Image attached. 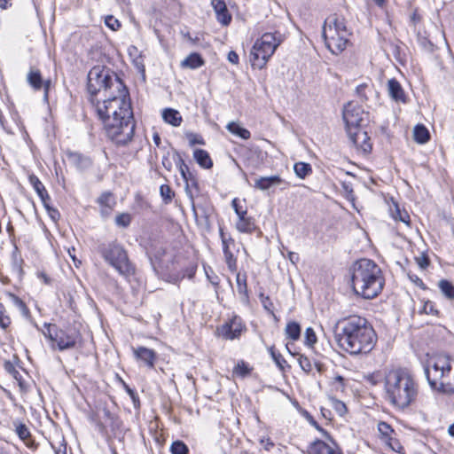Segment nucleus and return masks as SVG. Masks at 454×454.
Wrapping results in <instances>:
<instances>
[{"mask_svg":"<svg viewBox=\"0 0 454 454\" xmlns=\"http://www.w3.org/2000/svg\"><path fill=\"white\" fill-rule=\"evenodd\" d=\"M204 65L202 57L196 52L191 53L182 62L181 67L184 68L196 69Z\"/></svg>","mask_w":454,"mask_h":454,"instance_id":"24","label":"nucleus"},{"mask_svg":"<svg viewBox=\"0 0 454 454\" xmlns=\"http://www.w3.org/2000/svg\"><path fill=\"white\" fill-rule=\"evenodd\" d=\"M331 406L333 409V411L340 416L342 417L347 412V407L346 404L337 399H332L331 400Z\"/></svg>","mask_w":454,"mask_h":454,"instance_id":"40","label":"nucleus"},{"mask_svg":"<svg viewBox=\"0 0 454 454\" xmlns=\"http://www.w3.org/2000/svg\"><path fill=\"white\" fill-rule=\"evenodd\" d=\"M124 87L122 82L115 74H111L104 67L96 66L88 74L90 100L93 98L101 100L106 98V94H114Z\"/></svg>","mask_w":454,"mask_h":454,"instance_id":"6","label":"nucleus"},{"mask_svg":"<svg viewBox=\"0 0 454 454\" xmlns=\"http://www.w3.org/2000/svg\"><path fill=\"white\" fill-rule=\"evenodd\" d=\"M153 142L155 143V145H156L157 146H159V145H160V137L159 134L155 133V134L153 135Z\"/></svg>","mask_w":454,"mask_h":454,"instance_id":"62","label":"nucleus"},{"mask_svg":"<svg viewBox=\"0 0 454 454\" xmlns=\"http://www.w3.org/2000/svg\"><path fill=\"white\" fill-rule=\"evenodd\" d=\"M351 143L363 153H367L372 150V145L370 143V137L363 128L356 129V130H349L348 133Z\"/></svg>","mask_w":454,"mask_h":454,"instance_id":"13","label":"nucleus"},{"mask_svg":"<svg viewBox=\"0 0 454 454\" xmlns=\"http://www.w3.org/2000/svg\"><path fill=\"white\" fill-rule=\"evenodd\" d=\"M322 35L327 49L337 55L346 49L351 33L343 17L332 14L325 20Z\"/></svg>","mask_w":454,"mask_h":454,"instance_id":"7","label":"nucleus"},{"mask_svg":"<svg viewBox=\"0 0 454 454\" xmlns=\"http://www.w3.org/2000/svg\"><path fill=\"white\" fill-rule=\"evenodd\" d=\"M106 98L90 99L98 119L101 121L106 136L116 145H127L133 137L135 122L129 92L124 87Z\"/></svg>","mask_w":454,"mask_h":454,"instance_id":"1","label":"nucleus"},{"mask_svg":"<svg viewBox=\"0 0 454 454\" xmlns=\"http://www.w3.org/2000/svg\"><path fill=\"white\" fill-rule=\"evenodd\" d=\"M219 331L220 334L227 340L239 338L242 332L240 318L234 317L232 320L223 325Z\"/></svg>","mask_w":454,"mask_h":454,"instance_id":"16","label":"nucleus"},{"mask_svg":"<svg viewBox=\"0 0 454 454\" xmlns=\"http://www.w3.org/2000/svg\"><path fill=\"white\" fill-rule=\"evenodd\" d=\"M20 260H18L17 258H14L13 260V262H12V270L13 271L19 276V277H21L22 273H23V270L21 268V264H20Z\"/></svg>","mask_w":454,"mask_h":454,"instance_id":"54","label":"nucleus"},{"mask_svg":"<svg viewBox=\"0 0 454 454\" xmlns=\"http://www.w3.org/2000/svg\"><path fill=\"white\" fill-rule=\"evenodd\" d=\"M438 287L443 296L448 300H454V285L447 279H442L438 282Z\"/></svg>","mask_w":454,"mask_h":454,"instance_id":"30","label":"nucleus"},{"mask_svg":"<svg viewBox=\"0 0 454 454\" xmlns=\"http://www.w3.org/2000/svg\"><path fill=\"white\" fill-rule=\"evenodd\" d=\"M105 24L114 31L117 30L121 27L120 21L114 16H107L106 18Z\"/></svg>","mask_w":454,"mask_h":454,"instance_id":"49","label":"nucleus"},{"mask_svg":"<svg viewBox=\"0 0 454 454\" xmlns=\"http://www.w3.org/2000/svg\"><path fill=\"white\" fill-rule=\"evenodd\" d=\"M163 120L172 126L178 127L182 122V116L180 113L172 108H167L162 113Z\"/></svg>","mask_w":454,"mask_h":454,"instance_id":"25","label":"nucleus"},{"mask_svg":"<svg viewBox=\"0 0 454 454\" xmlns=\"http://www.w3.org/2000/svg\"><path fill=\"white\" fill-rule=\"evenodd\" d=\"M335 334L339 347L352 356L370 353L377 341V335L366 318L351 316L339 323Z\"/></svg>","mask_w":454,"mask_h":454,"instance_id":"2","label":"nucleus"},{"mask_svg":"<svg viewBox=\"0 0 454 454\" xmlns=\"http://www.w3.org/2000/svg\"><path fill=\"white\" fill-rule=\"evenodd\" d=\"M317 342V336L311 327H308L305 332V343L312 347Z\"/></svg>","mask_w":454,"mask_h":454,"instance_id":"46","label":"nucleus"},{"mask_svg":"<svg viewBox=\"0 0 454 454\" xmlns=\"http://www.w3.org/2000/svg\"><path fill=\"white\" fill-rule=\"evenodd\" d=\"M172 454H188V447L181 441H176L170 447Z\"/></svg>","mask_w":454,"mask_h":454,"instance_id":"39","label":"nucleus"},{"mask_svg":"<svg viewBox=\"0 0 454 454\" xmlns=\"http://www.w3.org/2000/svg\"><path fill=\"white\" fill-rule=\"evenodd\" d=\"M413 137L416 142L425 144L429 140V132L424 125H416L413 131Z\"/></svg>","mask_w":454,"mask_h":454,"instance_id":"31","label":"nucleus"},{"mask_svg":"<svg viewBox=\"0 0 454 454\" xmlns=\"http://www.w3.org/2000/svg\"><path fill=\"white\" fill-rule=\"evenodd\" d=\"M176 159H175L176 164L178 167V169L185 168L186 169V164L184 160L182 159V157L179 155L178 153H176Z\"/></svg>","mask_w":454,"mask_h":454,"instance_id":"57","label":"nucleus"},{"mask_svg":"<svg viewBox=\"0 0 454 454\" xmlns=\"http://www.w3.org/2000/svg\"><path fill=\"white\" fill-rule=\"evenodd\" d=\"M284 184L285 187L283 189L287 188L290 184L288 182L282 179L279 176H260L255 179L254 187L260 191H267L272 187L279 186Z\"/></svg>","mask_w":454,"mask_h":454,"instance_id":"14","label":"nucleus"},{"mask_svg":"<svg viewBox=\"0 0 454 454\" xmlns=\"http://www.w3.org/2000/svg\"><path fill=\"white\" fill-rule=\"evenodd\" d=\"M226 129L233 135L242 138L248 139L251 137V133L248 129L241 127L239 123L235 121H231L227 124Z\"/></svg>","mask_w":454,"mask_h":454,"instance_id":"28","label":"nucleus"},{"mask_svg":"<svg viewBox=\"0 0 454 454\" xmlns=\"http://www.w3.org/2000/svg\"><path fill=\"white\" fill-rule=\"evenodd\" d=\"M367 117L368 113H365L360 106L348 103L343 109V120L346 123L347 133H349V130L362 128Z\"/></svg>","mask_w":454,"mask_h":454,"instance_id":"11","label":"nucleus"},{"mask_svg":"<svg viewBox=\"0 0 454 454\" xmlns=\"http://www.w3.org/2000/svg\"><path fill=\"white\" fill-rule=\"evenodd\" d=\"M98 251L105 262L122 277L129 278L134 274L135 269L129 259L126 249L116 240L100 244L98 247Z\"/></svg>","mask_w":454,"mask_h":454,"instance_id":"8","label":"nucleus"},{"mask_svg":"<svg viewBox=\"0 0 454 454\" xmlns=\"http://www.w3.org/2000/svg\"><path fill=\"white\" fill-rule=\"evenodd\" d=\"M45 337L52 342V348L60 351L74 348L81 340V333L75 329H58L55 325H49L47 332L43 333Z\"/></svg>","mask_w":454,"mask_h":454,"instance_id":"10","label":"nucleus"},{"mask_svg":"<svg viewBox=\"0 0 454 454\" xmlns=\"http://www.w3.org/2000/svg\"><path fill=\"white\" fill-rule=\"evenodd\" d=\"M285 331L287 338L293 340H298L301 336V326L296 322H289Z\"/></svg>","mask_w":454,"mask_h":454,"instance_id":"33","label":"nucleus"},{"mask_svg":"<svg viewBox=\"0 0 454 454\" xmlns=\"http://www.w3.org/2000/svg\"><path fill=\"white\" fill-rule=\"evenodd\" d=\"M129 395L130 396V398H131V400L133 402L134 407L135 408H139L140 401H139L137 394L135 392V390L129 389Z\"/></svg>","mask_w":454,"mask_h":454,"instance_id":"55","label":"nucleus"},{"mask_svg":"<svg viewBox=\"0 0 454 454\" xmlns=\"http://www.w3.org/2000/svg\"><path fill=\"white\" fill-rule=\"evenodd\" d=\"M238 294L244 301H248L247 276V273L238 272L236 276Z\"/></svg>","mask_w":454,"mask_h":454,"instance_id":"23","label":"nucleus"},{"mask_svg":"<svg viewBox=\"0 0 454 454\" xmlns=\"http://www.w3.org/2000/svg\"><path fill=\"white\" fill-rule=\"evenodd\" d=\"M236 228L240 232L251 233L255 229V224L253 218L247 215L246 216L238 219Z\"/></svg>","mask_w":454,"mask_h":454,"instance_id":"27","label":"nucleus"},{"mask_svg":"<svg viewBox=\"0 0 454 454\" xmlns=\"http://www.w3.org/2000/svg\"><path fill=\"white\" fill-rule=\"evenodd\" d=\"M385 393L391 404L404 409L416 400L418 384L409 372L402 369L392 370L385 376Z\"/></svg>","mask_w":454,"mask_h":454,"instance_id":"4","label":"nucleus"},{"mask_svg":"<svg viewBox=\"0 0 454 454\" xmlns=\"http://www.w3.org/2000/svg\"><path fill=\"white\" fill-rule=\"evenodd\" d=\"M27 81L28 84L35 90L43 89L44 97L47 98L51 81H44L42 77L41 72L38 69L31 68L27 75Z\"/></svg>","mask_w":454,"mask_h":454,"instance_id":"15","label":"nucleus"},{"mask_svg":"<svg viewBox=\"0 0 454 454\" xmlns=\"http://www.w3.org/2000/svg\"><path fill=\"white\" fill-rule=\"evenodd\" d=\"M228 60L236 65L239 63V55L237 54L236 51H231L229 53H228V57H227Z\"/></svg>","mask_w":454,"mask_h":454,"instance_id":"56","label":"nucleus"},{"mask_svg":"<svg viewBox=\"0 0 454 454\" xmlns=\"http://www.w3.org/2000/svg\"><path fill=\"white\" fill-rule=\"evenodd\" d=\"M220 235L222 238L223 250L228 269L231 271L235 272L237 270V260L234 257L231 251L230 250V245H234V240L231 239H226L222 231L220 232Z\"/></svg>","mask_w":454,"mask_h":454,"instance_id":"19","label":"nucleus"},{"mask_svg":"<svg viewBox=\"0 0 454 454\" xmlns=\"http://www.w3.org/2000/svg\"><path fill=\"white\" fill-rule=\"evenodd\" d=\"M43 207L46 209V211L48 213V215L51 217V219L54 223H57L59 220V218H60V214H59V210L54 208V207H52L50 205V202H47L46 204H44Z\"/></svg>","mask_w":454,"mask_h":454,"instance_id":"44","label":"nucleus"},{"mask_svg":"<svg viewBox=\"0 0 454 454\" xmlns=\"http://www.w3.org/2000/svg\"><path fill=\"white\" fill-rule=\"evenodd\" d=\"M11 325V318L6 314L4 306L0 303V327L4 330L7 329Z\"/></svg>","mask_w":454,"mask_h":454,"instance_id":"41","label":"nucleus"},{"mask_svg":"<svg viewBox=\"0 0 454 454\" xmlns=\"http://www.w3.org/2000/svg\"><path fill=\"white\" fill-rule=\"evenodd\" d=\"M15 432L28 447H32L34 445V441L31 440V434L28 427H15Z\"/></svg>","mask_w":454,"mask_h":454,"instance_id":"36","label":"nucleus"},{"mask_svg":"<svg viewBox=\"0 0 454 454\" xmlns=\"http://www.w3.org/2000/svg\"><path fill=\"white\" fill-rule=\"evenodd\" d=\"M187 137L189 139V144L191 146H193L195 145H205L203 138L196 134L190 133L187 135Z\"/></svg>","mask_w":454,"mask_h":454,"instance_id":"50","label":"nucleus"},{"mask_svg":"<svg viewBox=\"0 0 454 454\" xmlns=\"http://www.w3.org/2000/svg\"><path fill=\"white\" fill-rule=\"evenodd\" d=\"M193 157L196 162L203 168L209 169L213 167V160L209 153L203 149H195Z\"/></svg>","mask_w":454,"mask_h":454,"instance_id":"22","label":"nucleus"},{"mask_svg":"<svg viewBox=\"0 0 454 454\" xmlns=\"http://www.w3.org/2000/svg\"><path fill=\"white\" fill-rule=\"evenodd\" d=\"M10 0H0V8L7 9L9 6Z\"/></svg>","mask_w":454,"mask_h":454,"instance_id":"61","label":"nucleus"},{"mask_svg":"<svg viewBox=\"0 0 454 454\" xmlns=\"http://www.w3.org/2000/svg\"><path fill=\"white\" fill-rule=\"evenodd\" d=\"M211 4L216 14V20L223 26L231 21V15L229 13L226 4L223 0H212Z\"/></svg>","mask_w":454,"mask_h":454,"instance_id":"17","label":"nucleus"},{"mask_svg":"<svg viewBox=\"0 0 454 454\" xmlns=\"http://www.w3.org/2000/svg\"><path fill=\"white\" fill-rule=\"evenodd\" d=\"M298 363H299L301 368L305 372H309L312 370L311 363L307 356H305L303 355H300V356L298 358Z\"/></svg>","mask_w":454,"mask_h":454,"instance_id":"47","label":"nucleus"},{"mask_svg":"<svg viewBox=\"0 0 454 454\" xmlns=\"http://www.w3.org/2000/svg\"><path fill=\"white\" fill-rule=\"evenodd\" d=\"M38 278H41L46 285L51 283V278L44 272H39Z\"/></svg>","mask_w":454,"mask_h":454,"instance_id":"60","label":"nucleus"},{"mask_svg":"<svg viewBox=\"0 0 454 454\" xmlns=\"http://www.w3.org/2000/svg\"><path fill=\"white\" fill-rule=\"evenodd\" d=\"M251 368L244 361L239 362L233 368V374L241 378H245L251 372Z\"/></svg>","mask_w":454,"mask_h":454,"instance_id":"35","label":"nucleus"},{"mask_svg":"<svg viewBox=\"0 0 454 454\" xmlns=\"http://www.w3.org/2000/svg\"><path fill=\"white\" fill-rule=\"evenodd\" d=\"M448 433L450 436L454 437V427H448Z\"/></svg>","mask_w":454,"mask_h":454,"instance_id":"64","label":"nucleus"},{"mask_svg":"<svg viewBox=\"0 0 454 454\" xmlns=\"http://www.w3.org/2000/svg\"><path fill=\"white\" fill-rule=\"evenodd\" d=\"M179 172H180L183 179L186 183V184H185V192H186L187 195L189 196V198L192 200H193V196H192V191L190 190V183H191L192 185H195L196 186V184H197L196 181L193 178L192 174L190 172V169H189L188 166H186V169L185 168L179 169Z\"/></svg>","mask_w":454,"mask_h":454,"instance_id":"29","label":"nucleus"},{"mask_svg":"<svg viewBox=\"0 0 454 454\" xmlns=\"http://www.w3.org/2000/svg\"><path fill=\"white\" fill-rule=\"evenodd\" d=\"M134 356L137 359L141 360L149 368H153L157 359V354L153 349L145 347H138L133 348Z\"/></svg>","mask_w":454,"mask_h":454,"instance_id":"18","label":"nucleus"},{"mask_svg":"<svg viewBox=\"0 0 454 454\" xmlns=\"http://www.w3.org/2000/svg\"><path fill=\"white\" fill-rule=\"evenodd\" d=\"M98 203L102 206H106L108 208H111L114 204V200L113 195L111 193H104L98 198Z\"/></svg>","mask_w":454,"mask_h":454,"instance_id":"45","label":"nucleus"},{"mask_svg":"<svg viewBox=\"0 0 454 454\" xmlns=\"http://www.w3.org/2000/svg\"><path fill=\"white\" fill-rule=\"evenodd\" d=\"M454 360L447 355H438L427 361L424 368L428 384L432 389L454 394Z\"/></svg>","mask_w":454,"mask_h":454,"instance_id":"5","label":"nucleus"},{"mask_svg":"<svg viewBox=\"0 0 454 454\" xmlns=\"http://www.w3.org/2000/svg\"><path fill=\"white\" fill-rule=\"evenodd\" d=\"M262 445H263L264 449L269 450L271 447L274 446V443L270 441V438H262L260 440Z\"/></svg>","mask_w":454,"mask_h":454,"instance_id":"58","label":"nucleus"},{"mask_svg":"<svg viewBox=\"0 0 454 454\" xmlns=\"http://www.w3.org/2000/svg\"><path fill=\"white\" fill-rule=\"evenodd\" d=\"M294 171L299 178L304 179L312 173V168L309 163L299 161L294 165Z\"/></svg>","mask_w":454,"mask_h":454,"instance_id":"32","label":"nucleus"},{"mask_svg":"<svg viewBox=\"0 0 454 454\" xmlns=\"http://www.w3.org/2000/svg\"><path fill=\"white\" fill-rule=\"evenodd\" d=\"M288 259L291 261L292 263L294 264L299 261V255H298V254H296L294 252H289Z\"/></svg>","mask_w":454,"mask_h":454,"instance_id":"59","label":"nucleus"},{"mask_svg":"<svg viewBox=\"0 0 454 454\" xmlns=\"http://www.w3.org/2000/svg\"><path fill=\"white\" fill-rule=\"evenodd\" d=\"M8 296L13 301V302L23 311L27 310V308L25 304V302L20 300L17 295L8 293Z\"/></svg>","mask_w":454,"mask_h":454,"instance_id":"52","label":"nucleus"},{"mask_svg":"<svg viewBox=\"0 0 454 454\" xmlns=\"http://www.w3.org/2000/svg\"><path fill=\"white\" fill-rule=\"evenodd\" d=\"M131 223V216L128 213H121L115 217V223L120 227L126 228Z\"/></svg>","mask_w":454,"mask_h":454,"instance_id":"42","label":"nucleus"},{"mask_svg":"<svg viewBox=\"0 0 454 454\" xmlns=\"http://www.w3.org/2000/svg\"><path fill=\"white\" fill-rule=\"evenodd\" d=\"M62 446H63L64 450H62L61 449H59V450H56V454H67V450H66L67 446H66V444H64Z\"/></svg>","mask_w":454,"mask_h":454,"instance_id":"63","label":"nucleus"},{"mask_svg":"<svg viewBox=\"0 0 454 454\" xmlns=\"http://www.w3.org/2000/svg\"><path fill=\"white\" fill-rule=\"evenodd\" d=\"M269 352H270L273 361L275 362V364L278 367V369L280 371L284 372L285 371V367L286 365V361L283 357V356L278 351H277L274 347H270L269 348Z\"/></svg>","mask_w":454,"mask_h":454,"instance_id":"34","label":"nucleus"},{"mask_svg":"<svg viewBox=\"0 0 454 454\" xmlns=\"http://www.w3.org/2000/svg\"><path fill=\"white\" fill-rule=\"evenodd\" d=\"M259 298H260V301L263 306V308L268 310V311H271V308H272V301L270 299L269 296H266L264 295L262 293H261L259 294Z\"/></svg>","mask_w":454,"mask_h":454,"instance_id":"51","label":"nucleus"},{"mask_svg":"<svg viewBox=\"0 0 454 454\" xmlns=\"http://www.w3.org/2000/svg\"><path fill=\"white\" fill-rule=\"evenodd\" d=\"M416 261L421 269H426L429 265V259L425 254L416 257Z\"/></svg>","mask_w":454,"mask_h":454,"instance_id":"53","label":"nucleus"},{"mask_svg":"<svg viewBox=\"0 0 454 454\" xmlns=\"http://www.w3.org/2000/svg\"><path fill=\"white\" fill-rule=\"evenodd\" d=\"M160 193L166 204L171 202L172 198L174 196V192L169 185L168 184H161L160 187Z\"/></svg>","mask_w":454,"mask_h":454,"instance_id":"38","label":"nucleus"},{"mask_svg":"<svg viewBox=\"0 0 454 454\" xmlns=\"http://www.w3.org/2000/svg\"><path fill=\"white\" fill-rule=\"evenodd\" d=\"M311 454H341L322 441L315 442L310 447Z\"/></svg>","mask_w":454,"mask_h":454,"instance_id":"26","label":"nucleus"},{"mask_svg":"<svg viewBox=\"0 0 454 454\" xmlns=\"http://www.w3.org/2000/svg\"><path fill=\"white\" fill-rule=\"evenodd\" d=\"M392 216L395 220L403 222L407 226H410L411 219L409 214L406 211H401L397 205H395V210L392 211Z\"/></svg>","mask_w":454,"mask_h":454,"instance_id":"37","label":"nucleus"},{"mask_svg":"<svg viewBox=\"0 0 454 454\" xmlns=\"http://www.w3.org/2000/svg\"><path fill=\"white\" fill-rule=\"evenodd\" d=\"M387 91L389 97L396 102H406V96L400 82L395 79H390L387 82Z\"/></svg>","mask_w":454,"mask_h":454,"instance_id":"20","label":"nucleus"},{"mask_svg":"<svg viewBox=\"0 0 454 454\" xmlns=\"http://www.w3.org/2000/svg\"><path fill=\"white\" fill-rule=\"evenodd\" d=\"M352 287L364 299H373L382 291L385 278L380 267L370 259H360L352 268Z\"/></svg>","mask_w":454,"mask_h":454,"instance_id":"3","label":"nucleus"},{"mask_svg":"<svg viewBox=\"0 0 454 454\" xmlns=\"http://www.w3.org/2000/svg\"><path fill=\"white\" fill-rule=\"evenodd\" d=\"M394 434H395V433L393 427H378V436L382 443H384L388 450L401 453L403 446L400 442L394 437Z\"/></svg>","mask_w":454,"mask_h":454,"instance_id":"12","label":"nucleus"},{"mask_svg":"<svg viewBox=\"0 0 454 454\" xmlns=\"http://www.w3.org/2000/svg\"><path fill=\"white\" fill-rule=\"evenodd\" d=\"M29 183L40 197L43 205L46 204L47 202L51 201V197L49 196L44 185L43 183L39 180V178L35 175H30L29 176Z\"/></svg>","mask_w":454,"mask_h":454,"instance_id":"21","label":"nucleus"},{"mask_svg":"<svg viewBox=\"0 0 454 454\" xmlns=\"http://www.w3.org/2000/svg\"><path fill=\"white\" fill-rule=\"evenodd\" d=\"M422 310L424 313L427 315H438V310L435 309L434 303L431 301H427L424 303Z\"/></svg>","mask_w":454,"mask_h":454,"instance_id":"48","label":"nucleus"},{"mask_svg":"<svg viewBox=\"0 0 454 454\" xmlns=\"http://www.w3.org/2000/svg\"><path fill=\"white\" fill-rule=\"evenodd\" d=\"M231 206H232L236 215H238V219H240L247 215V209L242 208V207L239 205V199H237V198L233 199L231 201Z\"/></svg>","mask_w":454,"mask_h":454,"instance_id":"43","label":"nucleus"},{"mask_svg":"<svg viewBox=\"0 0 454 454\" xmlns=\"http://www.w3.org/2000/svg\"><path fill=\"white\" fill-rule=\"evenodd\" d=\"M281 43L278 33H264L257 39L251 50V63L254 67L262 68Z\"/></svg>","mask_w":454,"mask_h":454,"instance_id":"9","label":"nucleus"}]
</instances>
